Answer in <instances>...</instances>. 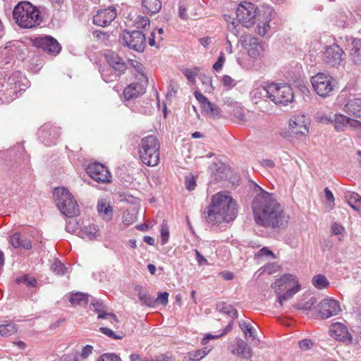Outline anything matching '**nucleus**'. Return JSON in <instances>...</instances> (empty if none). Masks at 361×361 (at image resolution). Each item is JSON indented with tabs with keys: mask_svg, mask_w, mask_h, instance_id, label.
I'll return each instance as SVG.
<instances>
[{
	"mask_svg": "<svg viewBox=\"0 0 361 361\" xmlns=\"http://www.w3.org/2000/svg\"><path fill=\"white\" fill-rule=\"evenodd\" d=\"M10 243L15 249L22 248L25 250H30L32 243L30 240L22 235L20 233H15L10 237Z\"/></svg>",
	"mask_w": 361,
	"mask_h": 361,
	"instance_id": "25",
	"label": "nucleus"
},
{
	"mask_svg": "<svg viewBox=\"0 0 361 361\" xmlns=\"http://www.w3.org/2000/svg\"><path fill=\"white\" fill-rule=\"evenodd\" d=\"M122 39L126 46L137 51L141 52L145 47V35L141 31H124Z\"/></svg>",
	"mask_w": 361,
	"mask_h": 361,
	"instance_id": "13",
	"label": "nucleus"
},
{
	"mask_svg": "<svg viewBox=\"0 0 361 361\" xmlns=\"http://www.w3.org/2000/svg\"><path fill=\"white\" fill-rule=\"evenodd\" d=\"M92 305L94 307V310L97 313H98L99 319H109L112 321L117 322L118 319L115 314L111 313H106L104 311V305L103 302L100 300H93L92 302Z\"/></svg>",
	"mask_w": 361,
	"mask_h": 361,
	"instance_id": "29",
	"label": "nucleus"
},
{
	"mask_svg": "<svg viewBox=\"0 0 361 361\" xmlns=\"http://www.w3.org/2000/svg\"><path fill=\"white\" fill-rule=\"evenodd\" d=\"M324 194H325V197H326V200L329 202L334 204V195H333L331 191L328 188H326L324 189Z\"/></svg>",
	"mask_w": 361,
	"mask_h": 361,
	"instance_id": "63",
	"label": "nucleus"
},
{
	"mask_svg": "<svg viewBox=\"0 0 361 361\" xmlns=\"http://www.w3.org/2000/svg\"><path fill=\"white\" fill-rule=\"evenodd\" d=\"M52 269L56 274L62 275L65 273L66 268L60 261L56 260L52 265Z\"/></svg>",
	"mask_w": 361,
	"mask_h": 361,
	"instance_id": "48",
	"label": "nucleus"
},
{
	"mask_svg": "<svg viewBox=\"0 0 361 361\" xmlns=\"http://www.w3.org/2000/svg\"><path fill=\"white\" fill-rule=\"evenodd\" d=\"M137 82H134L127 86L123 90V96L126 99L130 100L137 97L145 92L148 84V78L145 73H141V78H138Z\"/></svg>",
	"mask_w": 361,
	"mask_h": 361,
	"instance_id": "15",
	"label": "nucleus"
},
{
	"mask_svg": "<svg viewBox=\"0 0 361 361\" xmlns=\"http://www.w3.org/2000/svg\"><path fill=\"white\" fill-rule=\"evenodd\" d=\"M264 256H266V257H269V256H271L272 257L274 258V255L273 254V252L269 250L267 247H263L257 253V257H264Z\"/></svg>",
	"mask_w": 361,
	"mask_h": 361,
	"instance_id": "59",
	"label": "nucleus"
},
{
	"mask_svg": "<svg viewBox=\"0 0 361 361\" xmlns=\"http://www.w3.org/2000/svg\"><path fill=\"white\" fill-rule=\"evenodd\" d=\"M20 45L18 42H9L2 50L1 54L8 58L5 64L10 63L14 60V56L20 60H24V54L19 49Z\"/></svg>",
	"mask_w": 361,
	"mask_h": 361,
	"instance_id": "23",
	"label": "nucleus"
},
{
	"mask_svg": "<svg viewBox=\"0 0 361 361\" xmlns=\"http://www.w3.org/2000/svg\"><path fill=\"white\" fill-rule=\"evenodd\" d=\"M313 345V342L311 339H303L299 342V347L304 350L310 349Z\"/></svg>",
	"mask_w": 361,
	"mask_h": 361,
	"instance_id": "55",
	"label": "nucleus"
},
{
	"mask_svg": "<svg viewBox=\"0 0 361 361\" xmlns=\"http://www.w3.org/2000/svg\"><path fill=\"white\" fill-rule=\"evenodd\" d=\"M142 6L146 13L154 14L161 10V2L160 0H142Z\"/></svg>",
	"mask_w": 361,
	"mask_h": 361,
	"instance_id": "32",
	"label": "nucleus"
},
{
	"mask_svg": "<svg viewBox=\"0 0 361 361\" xmlns=\"http://www.w3.org/2000/svg\"><path fill=\"white\" fill-rule=\"evenodd\" d=\"M312 281L313 286L318 289L327 288L329 285V282L328 281L327 279L322 274L314 276L312 278Z\"/></svg>",
	"mask_w": 361,
	"mask_h": 361,
	"instance_id": "39",
	"label": "nucleus"
},
{
	"mask_svg": "<svg viewBox=\"0 0 361 361\" xmlns=\"http://www.w3.org/2000/svg\"><path fill=\"white\" fill-rule=\"evenodd\" d=\"M142 361H169V357L164 355H159L152 357L150 360H142Z\"/></svg>",
	"mask_w": 361,
	"mask_h": 361,
	"instance_id": "64",
	"label": "nucleus"
},
{
	"mask_svg": "<svg viewBox=\"0 0 361 361\" xmlns=\"http://www.w3.org/2000/svg\"><path fill=\"white\" fill-rule=\"evenodd\" d=\"M317 302V299L314 297H311L307 301L300 302L297 305V308L300 310H309Z\"/></svg>",
	"mask_w": 361,
	"mask_h": 361,
	"instance_id": "42",
	"label": "nucleus"
},
{
	"mask_svg": "<svg viewBox=\"0 0 361 361\" xmlns=\"http://www.w3.org/2000/svg\"><path fill=\"white\" fill-rule=\"evenodd\" d=\"M80 232V235L84 239L92 240L99 236V229L95 225L84 226Z\"/></svg>",
	"mask_w": 361,
	"mask_h": 361,
	"instance_id": "33",
	"label": "nucleus"
},
{
	"mask_svg": "<svg viewBox=\"0 0 361 361\" xmlns=\"http://www.w3.org/2000/svg\"><path fill=\"white\" fill-rule=\"evenodd\" d=\"M221 82L228 89H231L235 85V80L229 75H224L222 77Z\"/></svg>",
	"mask_w": 361,
	"mask_h": 361,
	"instance_id": "49",
	"label": "nucleus"
},
{
	"mask_svg": "<svg viewBox=\"0 0 361 361\" xmlns=\"http://www.w3.org/2000/svg\"><path fill=\"white\" fill-rule=\"evenodd\" d=\"M104 56L109 65L116 72V75H120L126 70V62L116 53L108 51Z\"/></svg>",
	"mask_w": 361,
	"mask_h": 361,
	"instance_id": "21",
	"label": "nucleus"
},
{
	"mask_svg": "<svg viewBox=\"0 0 361 361\" xmlns=\"http://www.w3.org/2000/svg\"><path fill=\"white\" fill-rule=\"evenodd\" d=\"M219 337H221L220 334L219 335H212L211 334H207L202 339L201 343L202 345H206L209 342V341H210L211 339L219 338Z\"/></svg>",
	"mask_w": 361,
	"mask_h": 361,
	"instance_id": "62",
	"label": "nucleus"
},
{
	"mask_svg": "<svg viewBox=\"0 0 361 361\" xmlns=\"http://www.w3.org/2000/svg\"><path fill=\"white\" fill-rule=\"evenodd\" d=\"M97 211L99 216L105 221H109L113 216V208L106 199H100L97 202Z\"/></svg>",
	"mask_w": 361,
	"mask_h": 361,
	"instance_id": "28",
	"label": "nucleus"
},
{
	"mask_svg": "<svg viewBox=\"0 0 361 361\" xmlns=\"http://www.w3.org/2000/svg\"><path fill=\"white\" fill-rule=\"evenodd\" d=\"M344 111L355 117L361 118V99L353 97L345 105Z\"/></svg>",
	"mask_w": 361,
	"mask_h": 361,
	"instance_id": "26",
	"label": "nucleus"
},
{
	"mask_svg": "<svg viewBox=\"0 0 361 361\" xmlns=\"http://www.w3.org/2000/svg\"><path fill=\"white\" fill-rule=\"evenodd\" d=\"M161 242L162 245H165L169 238V230L166 224L163 223L161 228Z\"/></svg>",
	"mask_w": 361,
	"mask_h": 361,
	"instance_id": "45",
	"label": "nucleus"
},
{
	"mask_svg": "<svg viewBox=\"0 0 361 361\" xmlns=\"http://www.w3.org/2000/svg\"><path fill=\"white\" fill-rule=\"evenodd\" d=\"M195 253L197 262L200 266L208 264L207 259L204 258L197 250H195Z\"/></svg>",
	"mask_w": 361,
	"mask_h": 361,
	"instance_id": "61",
	"label": "nucleus"
},
{
	"mask_svg": "<svg viewBox=\"0 0 361 361\" xmlns=\"http://www.w3.org/2000/svg\"><path fill=\"white\" fill-rule=\"evenodd\" d=\"M314 91L322 97L331 95L335 87V80L329 74L318 73L310 79Z\"/></svg>",
	"mask_w": 361,
	"mask_h": 361,
	"instance_id": "8",
	"label": "nucleus"
},
{
	"mask_svg": "<svg viewBox=\"0 0 361 361\" xmlns=\"http://www.w3.org/2000/svg\"><path fill=\"white\" fill-rule=\"evenodd\" d=\"M169 293L166 292L159 293L157 299H154L155 302L160 303L166 305L168 303Z\"/></svg>",
	"mask_w": 361,
	"mask_h": 361,
	"instance_id": "52",
	"label": "nucleus"
},
{
	"mask_svg": "<svg viewBox=\"0 0 361 361\" xmlns=\"http://www.w3.org/2000/svg\"><path fill=\"white\" fill-rule=\"evenodd\" d=\"M116 16V10L113 6L101 9L94 16L93 23L98 26L106 27L111 24Z\"/></svg>",
	"mask_w": 361,
	"mask_h": 361,
	"instance_id": "18",
	"label": "nucleus"
},
{
	"mask_svg": "<svg viewBox=\"0 0 361 361\" xmlns=\"http://www.w3.org/2000/svg\"><path fill=\"white\" fill-rule=\"evenodd\" d=\"M231 352L233 355L245 359H248L252 356L251 348L241 338L235 340V345L232 348Z\"/></svg>",
	"mask_w": 361,
	"mask_h": 361,
	"instance_id": "24",
	"label": "nucleus"
},
{
	"mask_svg": "<svg viewBox=\"0 0 361 361\" xmlns=\"http://www.w3.org/2000/svg\"><path fill=\"white\" fill-rule=\"evenodd\" d=\"M318 316L327 319L337 315L341 310L339 302L334 299L325 298L317 306Z\"/></svg>",
	"mask_w": 361,
	"mask_h": 361,
	"instance_id": "16",
	"label": "nucleus"
},
{
	"mask_svg": "<svg viewBox=\"0 0 361 361\" xmlns=\"http://www.w3.org/2000/svg\"><path fill=\"white\" fill-rule=\"evenodd\" d=\"M210 348L205 347L202 349L189 352L188 353V357L190 361H200L204 358L210 352Z\"/></svg>",
	"mask_w": 361,
	"mask_h": 361,
	"instance_id": "36",
	"label": "nucleus"
},
{
	"mask_svg": "<svg viewBox=\"0 0 361 361\" xmlns=\"http://www.w3.org/2000/svg\"><path fill=\"white\" fill-rule=\"evenodd\" d=\"M182 72L190 82H194L195 81V77L197 75L195 71L192 69L185 68L183 69Z\"/></svg>",
	"mask_w": 361,
	"mask_h": 361,
	"instance_id": "51",
	"label": "nucleus"
},
{
	"mask_svg": "<svg viewBox=\"0 0 361 361\" xmlns=\"http://www.w3.org/2000/svg\"><path fill=\"white\" fill-rule=\"evenodd\" d=\"M87 173L95 181L101 183H108L111 181V174L104 165L94 162L86 168Z\"/></svg>",
	"mask_w": 361,
	"mask_h": 361,
	"instance_id": "14",
	"label": "nucleus"
},
{
	"mask_svg": "<svg viewBox=\"0 0 361 361\" xmlns=\"http://www.w3.org/2000/svg\"><path fill=\"white\" fill-rule=\"evenodd\" d=\"M228 29L230 32L233 33L235 36H237L240 32L239 25L237 24L234 21H231V23H228Z\"/></svg>",
	"mask_w": 361,
	"mask_h": 361,
	"instance_id": "57",
	"label": "nucleus"
},
{
	"mask_svg": "<svg viewBox=\"0 0 361 361\" xmlns=\"http://www.w3.org/2000/svg\"><path fill=\"white\" fill-rule=\"evenodd\" d=\"M93 347L90 345H87L82 348L80 356L83 358H87L90 355L92 354Z\"/></svg>",
	"mask_w": 361,
	"mask_h": 361,
	"instance_id": "58",
	"label": "nucleus"
},
{
	"mask_svg": "<svg viewBox=\"0 0 361 361\" xmlns=\"http://www.w3.org/2000/svg\"><path fill=\"white\" fill-rule=\"evenodd\" d=\"M330 336L334 339L346 343L352 342V336L348 331L346 325L342 322L331 324L329 329Z\"/></svg>",
	"mask_w": 361,
	"mask_h": 361,
	"instance_id": "19",
	"label": "nucleus"
},
{
	"mask_svg": "<svg viewBox=\"0 0 361 361\" xmlns=\"http://www.w3.org/2000/svg\"><path fill=\"white\" fill-rule=\"evenodd\" d=\"M252 207L255 221L259 226L280 228L288 223V217L283 207L272 193L262 190L253 199Z\"/></svg>",
	"mask_w": 361,
	"mask_h": 361,
	"instance_id": "1",
	"label": "nucleus"
},
{
	"mask_svg": "<svg viewBox=\"0 0 361 361\" xmlns=\"http://www.w3.org/2000/svg\"><path fill=\"white\" fill-rule=\"evenodd\" d=\"M88 298L89 295L77 292L71 295L69 301L73 306H83L87 304Z\"/></svg>",
	"mask_w": 361,
	"mask_h": 361,
	"instance_id": "34",
	"label": "nucleus"
},
{
	"mask_svg": "<svg viewBox=\"0 0 361 361\" xmlns=\"http://www.w3.org/2000/svg\"><path fill=\"white\" fill-rule=\"evenodd\" d=\"M99 331L107 336L114 338V339H121L123 338V334L120 335L116 334L111 329L107 327H101Z\"/></svg>",
	"mask_w": 361,
	"mask_h": 361,
	"instance_id": "47",
	"label": "nucleus"
},
{
	"mask_svg": "<svg viewBox=\"0 0 361 361\" xmlns=\"http://www.w3.org/2000/svg\"><path fill=\"white\" fill-rule=\"evenodd\" d=\"M237 216L236 203L233 198L224 193L218 192L212 197V203L208 207L207 221L212 224L233 221Z\"/></svg>",
	"mask_w": 361,
	"mask_h": 361,
	"instance_id": "2",
	"label": "nucleus"
},
{
	"mask_svg": "<svg viewBox=\"0 0 361 361\" xmlns=\"http://www.w3.org/2000/svg\"><path fill=\"white\" fill-rule=\"evenodd\" d=\"M278 295V302L281 306L283 302L290 299L300 290L296 277L290 274H286L279 279L272 286Z\"/></svg>",
	"mask_w": 361,
	"mask_h": 361,
	"instance_id": "6",
	"label": "nucleus"
},
{
	"mask_svg": "<svg viewBox=\"0 0 361 361\" xmlns=\"http://www.w3.org/2000/svg\"><path fill=\"white\" fill-rule=\"evenodd\" d=\"M13 17L21 28H32L42 22L39 9L29 1H20L13 8Z\"/></svg>",
	"mask_w": 361,
	"mask_h": 361,
	"instance_id": "3",
	"label": "nucleus"
},
{
	"mask_svg": "<svg viewBox=\"0 0 361 361\" xmlns=\"http://www.w3.org/2000/svg\"><path fill=\"white\" fill-rule=\"evenodd\" d=\"M270 84L266 85V86H262L259 87L257 88H255L252 94V101L255 103H258V101L262 100H267L269 99L270 100Z\"/></svg>",
	"mask_w": 361,
	"mask_h": 361,
	"instance_id": "30",
	"label": "nucleus"
},
{
	"mask_svg": "<svg viewBox=\"0 0 361 361\" xmlns=\"http://www.w3.org/2000/svg\"><path fill=\"white\" fill-rule=\"evenodd\" d=\"M149 18L145 16H137L135 20V25L138 29H145L147 26L149 25Z\"/></svg>",
	"mask_w": 361,
	"mask_h": 361,
	"instance_id": "44",
	"label": "nucleus"
},
{
	"mask_svg": "<svg viewBox=\"0 0 361 361\" xmlns=\"http://www.w3.org/2000/svg\"><path fill=\"white\" fill-rule=\"evenodd\" d=\"M98 361H121V359L116 354L104 353L99 357Z\"/></svg>",
	"mask_w": 361,
	"mask_h": 361,
	"instance_id": "46",
	"label": "nucleus"
},
{
	"mask_svg": "<svg viewBox=\"0 0 361 361\" xmlns=\"http://www.w3.org/2000/svg\"><path fill=\"white\" fill-rule=\"evenodd\" d=\"M138 291V298L142 302V304L147 305V306H153L155 303L154 298L152 297L150 295L143 291L142 287H139L137 288Z\"/></svg>",
	"mask_w": 361,
	"mask_h": 361,
	"instance_id": "38",
	"label": "nucleus"
},
{
	"mask_svg": "<svg viewBox=\"0 0 361 361\" xmlns=\"http://www.w3.org/2000/svg\"><path fill=\"white\" fill-rule=\"evenodd\" d=\"M38 47L49 54H57L61 50L60 44L56 39L50 36H46L37 39Z\"/></svg>",
	"mask_w": 361,
	"mask_h": 361,
	"instance_id": "22",
	"label": "nucleus"
},
{
	"mask_svg": "<svg viewBox=\"0 0 361 361\" xmlns=\"http://www.w3.org/2000/svg\"><path fill=\"white\" fill-rule=\"evenodd\" d=\"M343 54V49L338 45L333 44L325 47L322 60L326 66L338 68L344 61Z\"/></svg>",
	"mask_w": 361,
	"mask_h": 361,
	"instance_id": "12",
	"label": "nucleus"
},
{
	"mask_svg": "<svg viewBox=\"0 0 361 361\" xmlns=\"http://www.w3.org/2000/svg\"><path fill=\"white\" fill-rule=\"evenodd\" d=\"M317 119L322 122L329 121L334 123V128L337 131H343L348 128L359 130H360L361 136V122L350 118L345 115L334 114L329 117H317Z\"/></svg>",
	"mask_w": 361,
	"mask_h": 361,
	"instance_id": "10",
	"label": "nucleus"
},
{
	"mask_svg": "<svg viewBox=\"0 0 361 361\" xmlns=\"http://www.w3.org/2000/svg\"><path fill=\"white\" fill-rule=\"evenodd\" d=\"M39 135L42 138V142L46 145H51L52 144L55 143L56 140L58 137V135H56V133L54 134V135H51V133L48 132V126H44L40 129Z\"/></svg>",
	"mask_w": 361,
	"mask_h": 361,
	"instance_id": "35",
	"label": "nucleus"
},
{
	"mask_svg": "<svg viewBox=\"0 0 361 361\" xmlns=\"http://www.w3.org/2000/svg\"><path fill=\"white\" fill-rule=\"evenodd\" d=\"M201 107L202 110L210 116L214 117L219 114L218 107L211 103L208 99L201 105Z\"/></svg>",
	"mask_w": 361,
	"mask_h": 361,
	"instance_id": "40",
	"label": "nucleus"
},
{
	"mask_svg": "<svg viewBox=\"0 0 361 361\" xmlns=\"http://www.w3.org/2000/svg\"><path fill=\"white\" fill-rule=\"evenodd\" d=\"M123 221L125 224L130 225L133 222V217L129 212H124L123 214Z\"/></svg>",
	"mask_w": 361,
	"mask_h": 361,
	"instance_id": "60",
	"label": "nucleus"
},
{
	"mask_svg": "<svg viewBox=\"0 0 361 361\" xmlns=\"http://www.w3.org/2000/svg\"><path fill=\"white\" fill-rule=\"evenodd\" d=\"M345 198L348 204L354 210L359 212L361 210V196L354 192H346Z\"/></svg>",
	"mask_w": 361,
	"mask_h": 361,
	"instance_id": "31",
	"label": "nucleus"
},
{
	"mask_svg": "<svg viewBox=\"0 0 361 361\" xmlns=\"http://www.w3.org/2000/svg\"><path fill=\"white\" fill-rule=\"evenodd\" d=\"M16 331L17 328L13 323L0 325V336H10L13 335Z\"/></svg>",
	"mask_w": 361,
	"mask_h": 361,
	"instance_id": "41",
	"label": "nucleus"
},
{
	"mask_svg": "<svg viewBox=\"0 0 361 361\" xmlns=\"http://www.w3.org/2000/svg\"><path fill=\"white\" fill-rule=\"evenodd\" d=\"M18 283H23L28 287H35L37 285V281L33 277H30L27 275H24L16 279Z\"/></svg>",
	"mask_w": 361,
	"mask_h": 361,
	"instance_id": "43",
	"label": "nucleus"
},
{
	"mask_svg": "<svg viewBox=\"0 0 361 361\" xmlns=\"http://www.w3.org/2000/svg\"><path fill=\"white\" fill-rule=\"evenodd\" d=\"M159 142L155 136L142 138L139 145V155L142 163L149 166H157L159 162Z\"/></svg>",
	"mask_w": 361,
	"mask_h": 361,
	"instance_id": "5",
	"label": "nucleus"
},
{
	"mask_svg": "<svg viewBox=\"0 0 361 361\" xmlns=\"http://www.w3.org/2000/svg\"><path fill=\"white\" fill-rule=\"evenodd\" d=\"M259 20L257 25V33L260 36H264L270 28L269 22L274 18V10L268 6H263L259 9Z\"/></svg>",
	"mask_w": 361,
	"mask_h": 361,
	"instance_id": "17",
	"label": "nucleus"
},
{
	"mask_svg": "<svg viewBox=\"0 0 361 361\" xmlns=\"http://www.w3.org/2000/svg\"><path fill=\"white\" fill-rule=\"evenodd\" d=\"M54 201L61 212L68 218H73L80 214L77 201L65 188H56L53 192Z\"/></svg>",
	"mask_w": 361,
	"mask_h": 361,
	"instance_id": "4",
	"label": "nucleus"
},
{
	"mask_svg": "<svg viewBox=\"0 0 361 361\" xmlns=\"http://www.w3.org/2000/svg\"><path fill=\"white\" fill-rule=\"evenodd\" d=\"M309 118L302 114L290 117L288 123V131L293 139L305 142L309 133Z\"/></svg>",
	"mask_w": 361,
	"mask_h": 361,
	"instance_id": "7",
	"label": "nucleus"
},
{
	"mask_svg": "<svg viewBox=\"0 0 361 361\" xmlns=\"http://www.w3.org/2000/svg\"><path fill=\"white\" fill-rule=\"evenodd\" d=\"M158 37H159V35L157 36V32L155 30H153L151 32L150 36L149 37V44L151 47H159V42L161 41L158 40Z\"/></svg>",
	"mask_w": 361,
	"mask_h": 361,
	"instance_id": "50",
	"label": "nucleus"
},
{
	"mask_svg": "<svg viewBox=\"0 0 361 361\" xmlns=\"http://www.w3.org/2000/svg\"><path fill=\"white\" fill-rule=\"evenodd\" d=\"M239 326L243 332L245 338L247 336L255 338L257 333L255 329L248 322L245 321H240L239 322Z\"/></svg>",
	"mask_w": 361,
	"mask_h": 361,
	"instance_id": "37",
	"label": "nucleus"
},
{
	"mask_svg": "<svg viewBox=\"0 0 361 361\" xmlns=\"http://www.w3.org/2000/svg\"><path fill=\"white\" fill-rule=\"evenodd\" d=\"M257 10V7L253 4L248 1L241 2L236 9L238 21L244 27H251L255 23Z\"/></svg>",
	"mask_w": 361,
	"mask_h": 361,
	"instance_id": "11",
	"label": "nucleus"
},
{
	"mask_svg": "<svg viewBox=\"0 0 361 361\" xmlns=\"http://www.w3.org/2000/svg\"><path fill=\"white\" fill-rule=\"evenodd\" d=\"M224 62H225V57L224 56V54L221 53L219 57L218 58L217 61L213 65V68L216 71H221L224 66Z\"/></svg>",
	"mask_w": 361,
	"mask_h": 361,
	"instance_id": "54",
	"label": "nucleus"
},
{
	"mask_svg": "<svg viewBox=\"0 0 361 361\" xmlns=\"http://www.w3.org/2000/svg\"><path fill=\"white\" fill-rule=\"evenodd\" d=\"M349 59L354 64L361 66V39H355L351 43Z\"/></svg>",
	"mask_w": 361,
	"mask_h": 361,
	"instance_id": "27",
	"label": "nucleus"
},
{
	"mask_svg": "<svg viewBox=\"0 0 361 361\" xmlns=\"http://www.w3.org/2000/svg\"><path fill=\"white\" fill-rule=\"evenodd\" d=\"M185 185L188 190L191 191L194 190L196 186V182L194 177L192 176H187L185 178Z\"/></svg>",
	"mask_w": 361,
	"mask_h": 361,
	"instance_id": "53",
	"label": "nucleus"
},
{
	"mask_svg": "<svg viewBox=\"0 0 361 361\" xmlns=\"http://www.w3.org/2000/svg\"><path fill=\"white\" fill-rule=\"evenodd\" d=\"M243 45L248 56L254 59L259 58L264 51L263 46L258 39L250 35L244 37Z\"/></svg>",
	"mask_w": 361,
	"mask_h": 361,
	"instance_id": "20",
	"label": "nucleus"
},
{
	"mask_svg": "<svg viewBox=\"0 0 361 361\" xmlns=\"http://www.w3.org/2000/svg\"><path fill=\"white\" fill-rule=\"evenodd\" d=\"M331 230L333 234L338 235L341 234L344 231L345 228L341 224L334 223L332 224Z\"/></svg>",
	"mask_w": 361,
	"mask_h": 361,
	"instance_id": "56",
	"label": "nucleus"
},
{
	"mask_svg": "<svg viewBox=\"0 0 361 361\" xmlns=\"http://www.w3.org/2000/svg\"><path fill=\"white\" fill-rule=\"evenodd\" d=\"M270 101L276 104L287 105L293 102L294 94L290 86L286 84H270Z\"/></svg>",
	"mask_w": 361,
	"mask_h": 361,
	"instance_id": "9",
	"label": "nucleus"
}]
</instances>
